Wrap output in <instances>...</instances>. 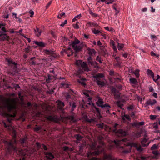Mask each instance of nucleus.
Here are the masks:
<instances>
[{
    "instance_id": "1",
    "label": "nucleus",
    "mask_w": 160,
    "mask_h": 160,
    "mask_svg": "<svg viewBox=\"0 0 160 160\" xmlns=\"http://www.w3.org/2000/svg\"><path fill=\"white\" fill-rule=\"evenodd\" d=\"M17 101L15 99H12L10 102L7 105L8 112L3 113L5 119L1 122L2 125L7 129L11 134L12 133L13 138V140H5L3 134L0 132V147L5 148L7 154L11 155L15 153L22 157L25 160L26 156H29L32 152L29 151L30 149L27 147L28 143L27 138H21L19 142L23 147V148H18L17 146V141L16 139V132L12 125V121L15 118L17 113Z\"/></svg>"
},
{
    "instance_id": "2",
    "label": "nucleus",
    "mask_w": 160,
    "mask_h": 160,
    "mask_svg": "<svg viewBox=\"0 0 160 160\" xmlns=\"http://www.w3.org/2000/svg\"><path fill=\"white\" fill-rule=\"evenodd\" d=\"M36 145L38 150L41 148L45 151L43 153L47 160H52L55 158V156L52 152L48 151H47L48 150V148L45 145L43 144H41L39 142H37Z\"/></svg>"
},
{
    "instance_id": "3",
    "label": "nucleus",
    "mask_w": 160,
    "mask_h": 160,
    "mask_svg": "<svg viewBox=\"0 0 160 160\" xmlns=\"http://www.w3.org/2000/svg\"><path fill=\"white\" fill-rule=\"evenodd\" d=\"M101 148V147L100 146H98L97 147H96L94 144H92L90 145L91 149L92 150L95 151L93 152L89 151L88 153V157L90 158L91 157L97 156L99 155L101 153L103 152L104 150V149L102 148L101 150H100Z\"/></svg>"
},
{
    "instance_id": "4",
    "label": "nucleus",
    "mask_w": 160,
    "mask_h": 160,
    "mask_svg": "<svg viewBox=\"0 0 160 160\" xmlns=\"http://www.w3.org/2000/svg\"><path fill=\"white\" fill-rule=\"evenodd\" d=\"M88 53L89 55V56L87 59L88 65L90 66H91L94 68H99V67L98 66V63L96 61H93L92 60V58L91 57L92 56L95 55V54L96 53V52L95 51V50L88 48Z\"/></svg>"
},
{
    "instance_id": "5",
    "label": "nucleus",
    "mask_w": 160,
    "mask_h": 160,
    "mask_svg": "<svg viewBox=\"0 0 160 160\" xmlns=\"http://www.w3.org/2000/svg\"><path fill=\"white\" fill-rule=\"evenodd\" d=\"M118 124L117 123H115L113 126L112 131L118 137H124L128 134L127 131L124 130L122 129H118Z\"/></svg>"
},
{
    "instance_id": "6",
    "label": "nucleus",
    "mask_w": 160,
    "mask_h": 160,
    "mask_svg": "<svg viewBox=\"0 0 160 160\" xmlns=\"http://www.w3.org/2000/svg\"><path fill=\"white\" fill-rule=\"evenodd\" d=\"M82 71L81 69H79L75 73L76 76L79 78V79H77L78 82L81 85L85 87L86 86V82L87 79L86 78L81 76L80 73L82 72Z\"/></svg>"
},
{
    "instance_id": "7",
    "label": "nucleus",
    "mask_w": 160,
    "mask_h": 160,
    "mask_svg": "<svg viewBox=\"0 0 160 160\" xmlns=\"http://www.w3.org/2000/svg\"><path fill=\"white\" fill-rule=\"evenodd\" d=\"M69 105L71 107V112L72 114V115L68 116L67 118L71 121L75 122L76 121L74 117L75 113L73 112V111L76 108V103L75 102H73L72 104V103L71 101L69 102Z\"/></svg>"
},
{
    "instance_id": "8",
    "label": "nucleus",
    "mask_w": 160,
    "mask_h": 160,
    "mask_svg": "<svg viewBox=\"0 0 160 160\" xmlns=\"http://www.w3.org/2000/svg\"><path fill=\"white\" fill-rule=\"evenodd\" d=\"M73 41L72 45V46L75 51L78 52L81 50L84 45L82 43L80 44V41Z\"/></svg>"
},
{
    "instance_id": "9",
    "label": "nucleus",
    "mask_w": 160,
    "mask_h": 160,
    "mask_svg": "<svg viewBox=\"0 0 160 160\" xmlns=\"http://www.w3.org/2000/svg\"><path fill=\"white\" fill-rule=\"evenodd\" d=\"M76 63L78 66L81 67L82 69L84 71H88L89 70L87 64L85 62H82L81 60L77 61Z\"/></svg>"
},
{
    "instance_id": "10",
    "label": "nucleus",
    "mask_w": 160,
    "mask_h": 160,
    "mask_svg": "<svg viewBox=\"0 0 160 160\" xmlns=\"http://www.w3.org/2000/svg\"><path fill=\"white\" fill-rule=\"evenodd\" d=\"M127 141V139L124 138L122 140H116L114 141V142L115 145L117 148H122V146H121V144L124 142H126Z\"/></svg>"
},
{
    "instance_id": "11",
    "label": "nucleus",
    "mask_w": 160,
    "mask_h": 160,
    "mask_svg": "<svg viewBox=\"0 0 160 160\" xmlns=\"http://www.w3.org/2000/svg\"><path fill=\"white\" fill-rule=\"evenodd\" d=\"M6 61L8 62V65L13 67L14 69H16L17 68V63L13 62L11 58H6Z\"/></svg>"
},
{
    "instance_id": "12",
    "label": "nucleus",
    "mask_w": 160,
    "mask_h": 160,
    "mask_svg": "<svg viewBox=\"0 0 160 160\" xmlns=\"http://www.w3.org/2000/svg\"><path fill=\"white\" fill-rule=\"evenodd\" d=\"M158 147L156 144L153 145L151 148V150H152V153L155 156H157L159 154L158 151Z\"/></svg>"
},
{
    "instance_id": "13",
    "label": "nucleus",
    "mask_w": 160,
    "mask_h": 160,
    "mask_svg": "<svg viewBox=\"0 0 160 160\" xmlns=\"http://www.w3.org/2000/svg\"><path fill=\"white\" fill-rule=\"evenodd\" d=\"M104 159L107 160H123V159H120L118 160L117 159L115 158L111 154H107L104 153Z\"/></svg>"
},
{
    "instance_id": "14",
    "label": "nucleus",
    "mask_w": 160,
    "mask_h": 160,
    "mask_svg": "<svg viewBox=\"0 0 160 160\" xmlns=\"http://www.w3.org/2000/svg\"><path fill=\"white\" fill-rule=\"evenodd\" d=\"M22 29H21L19 31H14L13 29H11L10 30V32L11 33H14L16 34L19 33L21 36H22L24 37L25 38L28 39V40H30V39L29 38H28L25 36L24 35L21 33L22 31Z\"/></svg>"
},
{
    "instance_id": "15",
    "label": "nucleus",
    "mask_w": 160,
    "mask_h": 160,
    "mask_svg": "<svg viewBox=\"0 0 160 160\" xmlns=\"http://www.w3.org/2000/svg\"><path fill=\"white\" fill-rule=\"evenodd\" d=\"M155 157L152 156H141L137 158L136 160H153Z\"/></svg>"
},
{
    "instance_id": "16",
    "label": "nucleus",
    "mask_w": 160,
    "mask_h": 160,
    "mask_svg": "<svg viewBox=\"0 0 160 160\" xmlns=\"http://www.w3.org/2000/svg\"><path fill=\"white\" fill-rule=\"evenodd\" d=\"M97 98L98 99V101L96 102L97 105L99 107L102 108V106L104 102L100 97L98 96Z\"/></svg>"
},
{
    "instance_id": "17",
    "label": "nucleus",
    "mask_w": 160,
    "mask_h": 160,
    "mask_svg": "<svg viewBox=\"0 0 160 160\" xmlns=\"http://www.w3.org/2000/svg\"><path fill=\"white\" fill-rule=\"evenodd\" d=\"M122 122L123 123L127 122L126 119L129 121H130L131 120V118H130L128 114H124L123 115H122Z\"/></svg>"
},
{
    "instance_id": "18",
    "label": "nucleus",
    "mask_w": 160,
    "mask_h": 160,
    "mask_svg": "<svg viewBox=\"0 0 160 160\" xmlns=\"http://www.w3.org/2000/svg\"><path fill=\"white\" fill-rule=\"evenodd\" d=\"M63 52L67 54L68 57L72 55L73 53L72 49L70 48H69L67 49H64Z\"/></svg>"
},
{
    "instance_id": "19",
    "label": "nucleus",
    "mask_w": 160,
    "mask_h": 160,
    "mask_svg": "<svg viewBox=\"0 0 160 160\" xmlns=\"http://www.w3.org/2000/svg\"><path fill=\"white\" fill-rule=\"evenodd\" d=\"M104 77L103 74L102 73H98L94 75L93 77L96 79V80H99Z\"/></svg>"
},
{
    "instance_id": "20",
    "label": "nucleus",
    "mask_w": 160,
    "mask_h": 160,
    "mask_svg": "<svg viewBox=\"0 0 160 160\" xmlns=\"http://www.w3.org/2000/svg\"><path fill=\"white\" fill-rule=\"evenodd\" d=\"M54 78V77L53 76L48 74V77H46L45 79L47 83H48L53 80Z\"/></svg>"
},
{
    "instance_id": "21",
    "label": "nucleus",
    "mask_w": 160,
    "mask_h": 160,
    "mask_svg": "<svg viewBox=\"0 0 160 160\" xmlns=\"http://www.w3.org/2000/svg\"><path fill=\"white\" fill-rule=\"evenodd\" d=\"M148 139L145 138H144L141 141V143L143 147L148 146L150 142H148Z\"/></svg>"
},
{
    "instance_id": "22",
    "label": "nucleus",
    "mask_w": 160,
    "mask_h": 160,
    "mask_svg": "<svg viewBox=\"0 0 160 160\" xmlns=\"http://www.w3.org/2000/svg\"><path fill=\"white\" fill-rule=\"evenodd\" d=\"M57 102L58 103V105L60 109L62 110L65 106L64 103L59 100L57 101Z\"/></svg>"
},
{
    "instance_id": "23",
    "label": "nucleus",
    "mask_w": 160,
    "mask_h": 160,
    "mask_svg": "<svg viewBox=\"0 0 160 160\" xmlns=\"http://www.w3.org/2000/svg\"><path fill=\"white\" fill-rule=\"evenodd\" d=\"M91 30L93 33L96 35H101V34H102V32L100 31H99L98 30L95 28H92Z\"/></svg>"
},
{
    "instance_id": "24",
    "label": "nucleus",
    "mask_w": 160,
    "mask_h": 160,
    "mask_svg": "<svg viewBox=\"0 0 160 160\" xmlns=\"http://www.w3.org/2000/svg\"><path fill=\"white\" fill-rule=\"evenodd\" d=\"M96 82L98 85L101 87L105 86L106 85V83L104 81L100 80H97Z\"/></svg>"
},
{
    "instance_id": "25",
    "label": "nucleus",
    "mask_w": 160,
    "mask_h": 160,
    "mask_svg": "<svg viewBox=\"0 0 160 160\" xmlns=\"http://www.w3.org/2000/svg\"><path fill=\"white\" fill-rule=\"evenodd\" d=\"M50 33L54 39H56L57 37L58 32L57 31L51 30L50 31Z\"/></svg>"
},
{
    "instance_id": "26",
    "label": "nucleus",
    "mask_w": 160,
    "mask_h": 160,
    "mask_svg": "<svg viewBox=\"0 0 160 160\" xmlns=\"http://www.w3.org/2000/svg\"><path fill=\"white\" fill-rule=\"evenodd\" d=\"M89 105H91L95 109L96 111L98 113L99 115H100V111L99 110V108H97L96 106L95 105V104L92 102H89Z\"/></svg>"
},
{
    "instance_id": "27",
    "label": "nucleus",
    "mask_w": 160,
    "mask_h": 160,
    "mask_svg": "<svg viewBox=\"0 0 160 160\" xmlns=\"http://www.w3.org/2000/svg\"><path fill=\"white\" fill-rule=\"evenodd\" d=\"M134 146L139 151H142V148L141 145L137 143H134L133 144Z\"/></svg>"
},
{
    "instance_id": "28",
    "label": "nucleus",
    "mask_w": 160,
    "mask_h": 160,
    "mask_svg": "<svg viewBox=\"0 0 160 160\" xmlns=\"http://www.w3.org/2000/svg\"><path fill=\"white\" fill-rule=\"evenodd\" d=\"M27 108L28 110L30 111L33 110V105L30 102H28L27 104V106H25Z\"/></svg>"
},
{
    "instance_id": "29",
    "label": "nucleus",
    "mask_w": 160,
    "mask_h": 160,
    "mask_svg": "<svg viewBox=\"0 0 160 160\" xmlns=\"http://www.w3.org/2000/svg\"><path fill=\"white\" fill-rule=\"evenodd\" d=\"M44 52L46 54L51 56H53L54 54V52L50 50H44Z\"/></svg>"
},
{
    "instance_id": "30",
    "label": "nucleus",
    "mask_w": 160,
    "mask_h": 160,
    "mask_svg": "<svg viewBox=\"0 0 160 160\" xmlns=\"http://www.w3.org/2000/svg\"><path fill=\"white\" fill-rule=\"evenodd\" d=\"M35 43L38 46L43 48L45 46L44 43L42 42H38L37 41H34Z\"/></svg>"
},
{
    "instance_id": "31",
    "label": "nucleus",
    "mask_w": 160,
    "mask_h": 160,
    "mask_svg": "<svg viewBox=\"0 0 160 160\" xmlns=\"http://www.w3.org/2000/svg\"><path fill=\"white\" fill-rule=\"evenodd\" d=\"M0 39L1 40H8V37L5 34H1Z\"/></svg>"
},
{
    "instance_id": "32",
    "label": "nucleus",
    "mask_w": 160,
    "mask_h": 160,
    "mask_svg": "<svg viewBox=\"0 0 160 160\" xmlns=\"http://www.w3.org/2000/svg\"><path fill=\"white\" fill-rule=\"evenodd\" d=\"M149 105L152 106L155 104L157 102V101L155 99H153L152 100L151 99H149L147 101Z\"/></svg>"
},
{
    "instance_id": "33",
    "label": "nucleus",
    "mask_w": 160,
    "mask_h": 160,
    "mask_svg": "<svg viewBox=\"0 0 160 160\" xmlns=\"http://www.w3.org/2000/svg\"><path fill=\"white\" fill-rule=\"evenodd\" d=\"M66 99L67 101L68 102H71V100H70L71 99V97L70 94L69 93H67L65 95Z\"/></svg>"
},
{
    "instance_id": "34",
    "label": "nucleus",
    "mask_w": 160,
    "mask_h": 160,
    "mask_svg": "<svg viewBox=\"0 0 160 160\" xmlns=\"http://www.w3.org/2000/svg\"><path fill=\"white\" fill-rule=\"evenodd\" d=\"M87 24L91 27H97L98 26V25L95 22H88L87 23Z\"/></svg>"
},
{
    "instance_id": "35",
    "label": "nucleus",
    "mask_w": 160,
    "mask_h": 160,
    "mask_svg": "<svg viewBox=\"0 0 160 160\" xmlns=\"http://www.w3.org/2000/svg\"><path fill=\"white\" fill-rule=\"evenodd\" d=\"M89 13L94 18H97L98 16V15L97 14L93 12L92 10L90 9H89L88 10Z\"/></svg>"
},
{
    "instance_id": "36",
    "label": "nucleus",
    "mask_w": 160,
    "mask_h": 160,
    "mask_svg": "<svg viewBox=\"0 0 160 160\" xmlns=\"http://www.w3.org/2000/svg\"><path fill=\"white\" fill-rule=\"evenodd\" d=\"M36 35L38 36H39L41 33V31L38 28H36V30H34Z\"/></svg>"
},
{
    "instance_id": "37",
    "label": "nucleus",
    "mask_w": 160,
    "mask_h": 160,
    "mask_svg": "<svg viewBox=\"0 0 160 160\" xmlns=\"http://www.w3.org/2000/svg\"><path fill=\"white\" fill-rule=\"evenodd\" d=\"M61 87L66 88H68L69 87V85L66 82H62L61 84Z\"/></svg>"
},
{
    "instance_id": "38",
    "label": "nucleus",
    "mask_w": 160,
    "mask_h": 160,
    "mask_svg": "<svg viewBox=\"0 0 160 160\" xmlns=\"http://www.w3.org/2000/svg\"><path fill=\"white\" fill-rule=\"evenodd\" d=\"M129 81L130 83L133 84H136L138 82L137 79L134 78H130Z\"/></svg>"
},
{
    "instance_id": "39",
    "label": "nucleus",
    "mask_w": 160,
    "mask_h": 160,
    "mask_svg": "<svg viewBox=\"0 0 160 160\" xmlns=\"http://www.w3.org/2000/svg\"><path fill=\"white\" fill-rule=\"evenodd\" d=\"M74 137L78 141H80L82 138L83 137L79 134H76L74 135Z\"/></svg>"
},
{
    "instance_id": "40",
    "label": "nucleus",
    "mask_w": 160,
    "mask_h": 160,
    "mask_svg": "<svg viewBox=\"0 0 160 160\" xmlns=\"http://www.w3.org/2000/svg\"><path fill=\"white\" fill-rule=\"evenodd\" d=\"M147 72L148 74L151 76L152 77H153L154 76V73L151 70L148 69L147 71Z\"/></svg>"
},
{
    "instance_id": "41",
    "label": "nucleus",
    "mask_w": 160,
    "mask_h": 160,
    "mask_svg": "<svg viewBox=\"0 0 160 160\" xmlns=\"http://www.w3.org/2000/svg\"><path fill=\"white\" fill-rule=\"evenodd\" d=\"M63 149L65 151H72L73 149L71 148H69L68 146H65L63 147Z\"/></svg>"
},
{
    "instance_id": "42",
    "label": "nucleus",
    "mask_w": 160,
    "mask_h": 160,
    "mask_svg": "<svg viewBox=\"0 0 160 160\" xmlns=\"http://www.w3.org/2000/svg\"><path fill=\"white\" fill-rule=\"evenodd\" d=\"M115 5H113L112 6V7L113 9L115 10V15L117 17V14L120 11L119 9H117V8L115 7Z\"/></svg>"
},
{
    "instance_id": "43",
    "label": "nucleus",
    "mask_w": 160,
    "mask_h": 160,
    "mask_svg": "<svg viewBox=\"0 0 160 160\" xmlns=\"http://www.w3.org/2000/svg\"><path fill=\"white\" fill-rule=\"evenodd\" d=\"M111 108L110 106L107 103H105L104 105L103 104L102 106V108H105L106 109H108L109 108Z\"/></svg>"
},
{
    "instance_id": "44",
    "label": "nucleus",
    "mask_w": 160,
    "mask_h": 160,
    "mask_svg": "<svg viewBox=\"0 0 160 160\" xmlns=\"http://www.w3.org/2000/svg\"><path fill=\"white\" fill-rule=\"evenodd\" d=\"M145 124L144 122H141L137 123H134V124L135 126H142L144 125Z\"/></svg>"
},
{
    "instance_id": "45",
    "label": "nucleus",
    "mask_w": 160,
    "mask_h": 160,
    "mask_svg": "<svg viewBox=\"0 0 160 160\" xmlns=\"http://www.w3.org/2000/svg\"><path fill=\"white\" fill-rule=\"evenodd\" d=\"M111 43L112 45V48L113 49L114 51L116 52H117V49L116 47L115 46L114 41H112Z\"/></svg>"
},
{
    "instance_id": "46",
    "label": "nucleus",
    "mask_w": 160,
    "mask_h": 160,
    "mask_svg": "<svg viewBox=\"0 0 160 160\" xmlns=\"http://www.w3.org/2000/svg\"><path fill=\"white\" fill-rule=\"evenodd\" d=\"M116 104L117 106L119 107L121 109L122 108V107L123 106V104L122 103H121L120 101H117L116 103Z\"/></svg>"
},
{
    "instance_id": "47",
    "label": "nucleus",
    "mask_w": 160,
    "mask_h": 160,
    "mask_svg": "<svg viewBox=\"0 0 160 160\" xmlns=\"http://www.w3.org/2000/svg\"><path fill=\"white\" fill-rule=\"evenodd\" d=\"M139 70L138 69L136 70L133 73L135 74L136 78H138L139 77Z\"/></svg>"
},
{
    "instance_id": "48",
    "label": "nucleus",
    "mask_w": 160,
    "mask_h": 160,
    "mask_svg": "<svg viewBox=\"0 0 160 160\" xmlns=\"http://www.w3.org/2000/svg\"><path fill=\"white\" fill-rule=\"evenodd\" d=\"M124 44H123L118 43V50H121L123 47Z\"/></svg>"
},
{
    "instance_id": "49",
    "label": "nucleus",
    "mask_w": 160,
    "mask_h": 160,
    "mask_svg": "<svg viewBox=\"0 0 160 160\" xmlns=\"http://www.w3.org/2000/svg\"><path fill=\"white\" fill-rule=\"evenodd\" d=\"M96 60L97 61H98L100 63H102V61H103V60L101 58V57L98 56L97 57Z\"/></svg>"
},
{
    "instance_id": "50",
    "label": "nucleus",
    "mask_w": 160,
    "mask_h": 160,
    "mask_svg": "<svg viewBox=\"0 0 160 160\" xmlns=\"http://www.w3.org/2000/svg\"><path fill=\"white\" fill-rule=\"evenodd\" d=\"M149 117L151 120H154L156 118L157 116L156 115H151Z\"/></svg>"
},
{
    "instance_id": "51",
    "label": "nucleus",
    "mask_w": 160,
    "mask_h": 160,
    "mask_svg": "<svg viewBox=\"0 0 160 160\" xmlns=\"http://www.w3.org/2000/svg\"><path fill=\"white\" fill-rule=\"evenodd\" d=\"M97 126L99 128H100L101 129H103L104 128L103 123H98L97 124Z\"/></svg>"
},
{
    "instance_id": "52",
    "label": "nucleus",
    "mask_w": 160,
    "mask_h": 160,
    "mask_svg": "<svg viewBox=\"0 0 160 160\" xmlns=\"http://www.w3.org/2000/svg\"><path fill=\"white\" fill-rule=\"evenodd\" d=\"M18 96L20 99V100H21V101H23V97L21 93L20 92H18Z\"/></svg>"
},
{
    "instance_id": "53",
    "label": "nucleus",
    "mask_w": 160,
    "mask_h": 160,
    "mask_svg": "<svg viewBox=\"0 0 160 160\" xmlns=\"http://www.w3.org/2000/svg\"><path fill=\"white\" fill-rule=\"evenodd\" d=\"M97 44L98 46H99L100 47L104 48L105 47V46L104 45H102V44L101 43V42H100V41H98V42H97Z\"/></svg>"
},
{
    "instance_id": "54",
    "label": "nucleus",
    "mask_w": 160,
    "mask_h": 160,
    "mask_svg": "<svg viewBox=\"0 0 160 160\" xmlns=\"http://www.w3.org/2000/svg\"><path fill=\"white\" fill-rule=\"evenodd\" d=\"M47 118L48 120L50 121H54L55 119L54 118L51 116H48Z\"/></svg>"
},
{
    "instance_id": "55",
    "label": "nucleus",
    "mask_w": 160,
    "mask_h": 160,
    "mask_svg": "<svg viewBox=\"0 0 160 160\" xmlns=\"http://www.w3.org/2000/svg\"><path fill=\"white\" fill-rule=\"evenodd\" d=\"M117 0H109V1H107L106 4H109L111 3H112L113 2L116 1Z\"/></svg>"
},
{
    "instance_id": "56",
    "label": "nucleus",
    "mask_w": 160,
    "mask_h": 160,
    "mask_svg": "<svg viewBox=\"0 0 160 160\" xmlns=\"http://www.w3.org/2000/svg\"><path fill=\"white\" fill-rule=\"evenodd\" d=\"M86 121L89 123H91L94 122L95 120L93 119H89V118H87L86 119Z\"/></svg>"
},
{
    "instance_id": "57",
    "label": "nucleus",
    "mask_w": 160,
    "mask_h": 160,
    "mask_svg": "<svg viewBox=\"0 0 160 160\" xmlns=\"http://www.w3.org/2000/svg\"><path fill=\"white\" fill-rule=\"evenodd\" d=\"M13 88H15V89H17V88H20V87L19 86L18 84H14V85H13Z\"/></svg>"
},
{
    "instance_id": "58",
    "label": "nucleus",
    "mask_w": 160,
    "mask_h": 160,
    "mask_svg": "<svg viewBox=\"0 0 160 160\" xmlns=\"http://www.w3.org/2000/svg\"><path fill=\"white\" fill-rule=\"evenodd\" d=\"M47 93L50 94H52L54 92V90L52 89H49L47 92Z\"/></svg>"
},
{
    "instance_id": "59",
    "label": "nucleus",
    "mask_w": 160,
    "mask_h": 160,
    "mask_svg": "<svg viewBox=\"0 0 160 160\" xmlns=\"http://www.w3.org/2000/svg\"><path fill=\"white\" fill-rule=\"evenodd\" d=\"M127 109L128 110H132L133 109V105H130L129 106L127 107Z\"/></svg>"
},
{
    "instance_id": "60",
    "label": "nucleus",
    "mask_w": 160,
    "mask_h": 160,
    "mask_svg": "<svg viewBox=\"0 0 160 160\" xmlns=\"http://www.w3.org/2000/svg\"><path fill=\"white\" fill-rule=\"evenodd\" d=\"M30 64L33 65H35L36 64V62L34 60H30Z\"/></svg>"
},
{
    "instance_id": "61",
    "label": "nucleus",
    "mask_w": 160,
    "mask_h": 160,
    "mask_svg": "<svg viewBox=\"0 0 160 160\" xmlns=\"http://www.w3.org/2000/svg\"><path fill=\"white\" fill-rule=\"evenodd\" d=\"M34 130L35 131H38L40 130L41 127H37L34 128Z\"/></svg>"
},
{
    "instance_id": "62",
    "label": "nucleus",
    "mask_w": 160,
    "mask_h": 160,
    "mask_svg": "<svg viewBox=\"0 0 160 160\" xmlns=\"http://www.w3.org/2000/svg\"><path fill=\"white\" fill-rule=\"evenodd\" d=\"M131 116L133 118H134V117L135 116V113L134 112H132L130 114Z\"/></svg>"
},
{
    "instance_id": "63",
    "label": "nucleus",
    "mask_w": 160,
    "mask_h": 160,
    "mask_svg": "<svg viewBox=\"0 0 160 160\" xmlns=\"http://www.w3.org/2000/svg\"><path fill=\"white\" fill-rule=\"evenodd\" d=\"M153 128L155 129H158V125L157 124V122H155L154 123V126L153 127Z\"/></svg>"
},
{
    "instance_id": "64",
    "label": "nucleus",
    "mask_w": 160,
    "mask_h": 160,
    "mask_svg": "<svg viewBox=\"0 0 160 160\" xmlns=\"http://www.w3.org/2000/svg\"><path fill=\"white\" fill-rule=\"evenodd\" d=\"M90 160H101V159L96 157H92L91 159H90Z\"/></svg>"
}]
</instances>
